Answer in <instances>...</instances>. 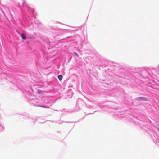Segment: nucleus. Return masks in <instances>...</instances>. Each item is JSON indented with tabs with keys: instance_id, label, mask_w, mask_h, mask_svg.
<instances>
[{
	"instance_id": "39448f33",
	"label": "nucleus",
	"mask_w": 159,
	"mask_h": 159,
	"mask_svg": "<svg viewBox=\"0 0 159 159\" xmlns=\"http://www.w3.org/2000/svg\"><path fill=\"white\" fill-rule=\"evenodd\" d=\"M75 54L76 55H77V56H79V55L76 52H75Z\"/></svg>"
},
{
	"instance_id": "f03ea898",
	"label": "nucleus",
	"mask_w": 159,
	"mask_h": 159,
	"mask_svg": "<svg viewBox=\"0 0 159 159\" xmlns=\"http://www.w3.org/2000/svg\"><path fill=\"white\" fill-rule=\"evenodd\" d=\"M21 36L22 39H25L26 38L25 36V35L23 33H22L21 34Z\"/></svg>"
},
{
	"instance_id": "f257e3e1",
	"label": "nucleus",
	"mask_w": 159,
	"mask_h": 159,
	"mask_svg": "<svg viewBox=\"0 0 159 159\" xmlns=\"http://www.w3.org/2000/svg\"><path fill=\"white\" fill-rule=\"evenodd\" d=\"M138 100H145V98L143 97H139L137 98Z\"/></svg>"
},
{
	"instance_id": "20e7f679",
	"label": "nucleus",
	"mask_w": 159,
	"mask_h": 159,
	"mask_svg": "<svg viewBox=\"0 0 159 159\" xmlns=\"http://www.w3.org/2000/svg\"><path fill=\"white\" fill-rule=\"evenodd\" d=\"M37 93L39 94H42L43 93V92L41 90H39L38 91Z\"/></svg>"
},
{
	"instance_id": "7ed1b4c3",
	"label": "nucleus",
	"mask_w": 159,
	"mask_h": 159,
	"mask_svg": "<svg viewBox=\"0 0 159 159\" xmlns=\"http://www.w3.org/2000/svg\"><path fill=\"white\" fill-rule=\"evenodd\" d=\"M58 78L60 80H61L62 79L63 76L62 75H60L58 76Z\"/></svg>"
},
{
	"instance_id": "423d86ee",
	"label": "nucleus",
	"mask_w": 159,
	"mask_h": 159,
	"mask_svg": "<svg viewBox=\"0 0 159 159\" xmlns=\"http://www.w3.org/2000/svg\"><path fill=\"white\" fill-rule=\"evenodd\" d=\"M43 107H47V108H48V107H46V106H43Z\"/></svg>"
}]
</instances>
